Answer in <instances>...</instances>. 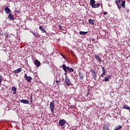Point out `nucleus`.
Wrapping results in <instances>:
<instances>
[{
    "mask_svg": "<svg viewBox=\"0 0 130 130\" xmlns=\"http://www.w3.org/2000/svg\"><path fill=\"white\" fill-rule=\"evenodd\" d=\"M62 68L64 72H65V77H67V76H68V72H69V73H73V72H74L75 71L74 69L71 68L70 67H67L65 64H62Z\"/></svg>",
    "mask_w": 130,
    "mask_h": 130,
    "instance_id": "obj_1",
    "label": "nucleus"
},
{
    "mask_svg": "<svg viewBox=\"0 0 130 130\" xmlns=\"http://www.w3.org/2000/svg\"><path fill=\"white\" fill-rule=\"evenodd\" d=\"M55 107V105H54V101H52L50 103V109L52 112V115H53L54 114V108Z\"/></svg>",
    "mask_w": 130,
    "mask_h": 130,
    "instance_id": "obj_2",
    "label": "nucleus"
},
{
    "mask_svg": "<svg viewBox=\"0 0 130 130\" xmlns=\"http://www.w3.org/2000/svg\"><path fill=\"white\" fill-rule=\"evenodd\" d=\"M24 78L28 83L31 82V81H32V77L31 76H28L26 73L24 74Z\"/></svg>",
    "mask_w": 130,
    "mask_h": 130,
    "instance_id": "obj_3",
    "label": "nucleus"
},
{
    "mask_svg": "<svg viewBox=\"0 0 130 130\" xmlns=\"http://www.w3.org/2000/svg\"><path fill=\"white\" fill-rule=\"evenodd\" d=\"M65 83H66V85H67V86H71V85H72V82H71V80L68 77V75L65 76Z\"/></svg>",
    "mask_w": 130,
    "mask_h": 130,
    "instance_id": "obj_4",
    "label": "nucleus"
},
{
    "mask_svg": "<svg viewBox=\"0 0 130 130\" xmlns=\"http://www.w3.org/2000/svg\"><path fill=\"white\" fill-rule=\"evenodd\" d=\"M91 73L93 78H94V80H96V79H97V74L96 73L95 71L91 70Z\"/></svg>",
    "mask_w": 130,
    "mask_h": 130,
    "instance_id": "obj_5",
    "label": "nucleus"
},
{
    "mask_svg": "<svg viewBox=\"0 0 130 130\" xmlns=\"http://www.w3.org/2000/svg\"><path fill=\"white\" fill-rule=\"evenodd\" d=\"M34 64H35L37 68H39L40 66H41V63L40 61H39V60L36 59L34 62Z\"/></svg>",
    "mask_w": 130,
    "mask_h": 130,
    "instance_id": "obj_6",
    "label": "nucleus"
},
{
    "mask_svg": "<svg viewBox=\"0 0 130 130\" xmlns=\"http://www.w3.org/2000/svg\"><path fill=\"white\" fill-rule=\"evenodd\" d=\"M121 0H117L115 1V4L117 5V7L118 9H121Z\"/></svg>",
    "mask_w": 130,
    "mask_h": 130,
    "instance_id": "obj_7",
    "label": "nucleus"
},
{
    "mask_svg": "<svg viewBox=\"0 0 130 130\" xmlns=\"http://www.w3.org/2000/svg\"><path fill=\"white\" fill-rule=\"evenodd\" d=\"M66 120L64 119H61L59 121V124L60 126H63L64 124H66Z\"/></svg>",
    "mask_w": 130,
    "mask_h": 130,
    "instance_id": "obj_8",
    "label": "nucleus"
},
{
    "mask_svg": "<svg viewBox=\"0 0 130 130\" xmlns=\"http://www.w3.org/2000/svg\"><path fill=\"white\" fill-rule=\"evenodd\" d=\"M111 75H108L106 77H105V79L103 80V82H108L110 79H111Z\"/></svg>",
    "mask_w": 130,
    "mask_h": 130,
    "instance_id": "obj_9",
    "label": "nucleus"
},
{
    "mask_svg": "<svg viewBox=\"0 0 130 130\" xmlns=\"http://www.w3.org/2000/svg\"><path fill=\"white\" fill-rule=\"evenodd\" d=\"M4 10L5 11V12L6 14H12V11H11V9L9 8V7H7L4 9Z\"/></svg>",
    "mask_w": 130,
    "mask_h": 130,
    "instance_id": "obj_10",
    "label": "nucleus"
},
{
    "mask_svg": "<svg viewBox=\"0 0 130 130\" xmlns=\"http://www.w3.org/2000/svg\"><path fill=\"white\" fill-rule=\"evenodd\" d=\"M8 18L9 20H11L12 21H14L15 20V18L14 17V15L12 14V13H9L8 16Z\"/></svg>",
    "mask_w": 130,
    "mask_h": 130,
    "instance_id": "obj_11",
    "label": "nucleus"
},
{
    "mask_svg": "<svg viewBox=\"0 0 130 130\" xmlns=\"http://www.w3.org/2000/svg\"><path fill=\"white\" fill-rule=\"evenodd\" d=\"M102 71H103V73L100 76V78H101V77H103L105 76V75H106V70H105V68H104V67H102Z\"/></svg>",
    "mask_w": 130,
    "mask_h": 130,
    "instance_id": "obj_12",
    "label": "nucleus"
},
{
    "mask_svg": "<svg viewBox=\"0 0 130 130\" xmlns=\"http://www.w3.org/2000/svg\"><path fill=\"white\" fill-rule=\"evenodd\" d=\"M94 58L98 62H101V58L98 54L94 55Z\"/></svg>",
    "mask_w": 130,
    "mask_h": 130,
    "instance_id": "obj_13",
    "label": "nucleus"
},
{
    "mask_svg": "<svg viewBox=\"0 0 130 130\" xmlns=\"http://www.w3.org/2000/svg\"><path fill=\"white\" fill-rule=\"evenodd\" d=\"M79 78H80V80H83L84 78L85 77L84 74L81 72L79 73Z\"/></svg>",
    "mask_w": 130,
    "mask_h": 130,
    "instance_id": "obj_14",
    "label": "nucleus"
},
{
    "mask_svg": "<svg viewBox=\"0 0 130 130\" xmlns=\"http://www.w3.org/2000/svg\"><path fill=\"white\" fill-rule=\"evenodd\" d=\"M12 90L13 91V94L15 95V94H17V88L15 86L12 87Z\"/></svg>",
    "mask_w": 130,
    "mask_h": 130,
    "instance_id": "obj_15",
    "label": "nucleus"
},
{
    "mask_svg": "<svg viewBox=\"0 0 130 130\" xmlns=\"http://www.w3.org/2000/svg\"><path fill=\"white\" fill-rule=\"evenodd\" d=\"M22 72V68H18L16 70L14 71V74H19V73H21Z\"/></svg>",
    "mask_w": 130,
    "mask_h": 130,
    "instance_id": "obj_16",
    "label": "nucleus"
},
{
    "mask_svg": "<svg viewBox=\"0 0 130 130\" xmlns=\"http://www.w3.org/2000/svg\"><path fill=\"white\" fill-rule=\"evenodd\" d=\"M20 102L23 103V104H29V101L27 100H21Z\"/></svg>",
    "mask_w": 130,
    "mask_h": 130,
    "instance_id": "obj_17",
    "label": "nucleus"
},
{
    "mask_svg": "<svg viewBox=\"0 0 130 130\" xmlns=\"http://www.w3.org/2000/svg\"><path fill=\"white\" fill-rule=\"evenodd\" d=\"M39 29L40 30H41V31H42V32H43V33L46 32V30H45V28H44V27H42V26H39Z\"/></svg>",
    "mask_w": 130,
    "mask_h": 130,
    "instance_id": "obj_18",
    "label": "nucleus"
},
{
    "mask_svg": "<svg viewBox=\"0 0 130 130\" xmlns=\"http://www.w3.org/2000/svg\"><path fill=\"white\" fill-rule=\"evenodd\" d=\"M122 109H127V110H130L129 106H127V105H125L122 107Z\"/></svg>",
    "mask_w": 130,
    "mask_h": 130,
    "instance_id": "obj_19",
    "label": "nucleus"
},
{
    "mask_svg": "<svg viewBox=\"0 0 130 130\" xmlns=\"http://www.w3.org/2000/svg\"><path fill=\"white\" fill-rule=\"evenodd\" d=\"M100 7V4L97 3L96 4H94L92 6L91 8H93V9H96V8H99Z\"/></svg>",
    "mask_w": 130,
    "mask_h": 130,
    "instance_id": "obj_20",
    "label": "nucleus"
},
{
    "mask_svg": "<svg viewBox=\"0 0 130 130\" xmlns=\"http://www.w3.org/2000/svg\"><path fill=\"white\" fill-rule=\"evenodd\" d=\"M89 3L90 6H91V7H92L94 5L95 3H96V1H95V0H90Z\"/></svg>",
    "mask_w": 130,
    "mask_h": 130,
    "instance_id": "obj_21",
    "label": "nucleus"
},
{
    "mask_svg": "<svg viewBox=\"0 0 130 130\" xmlns=\"http://www.w3.org/2000/svg\"><path fill=\"white\" fill-rule=\"evenodd\" d=\"M121 7H123V9H125V1H123L122 2Z\"/></svg>",
    "mask_w": 130,
    "mask_h": 130,
    "instance_id": "obj_22",
    "label": "nucleus"
},
{
    "mask_svg": "<svg viewBox=\"0 0 130 130\" xmlns=\"http://www.w3.org/2000/svg\"><path fill=\"white\" fill-rule=\"evenodd\" d=\"M104 130H109V125H105L103 127Z\"/></svg>",
    "mask_w": 130,
    "mask_h": 130,
    "instance_id": "obj_23",
    "label": "nucleus"
},
{
    "mask_svg": "<svg viewBox=\"0 0 130 130\" xmlns=\"http://www.w3.org/2000/svg\"><path fill=\"white\" fill-rule=\"evenodd\" d=\"M122 127V126L121 125H118V126H116V127L114 128V130H119V129H120Z\"/></svg>",
    "mask_w": 130,
    "mask_h": 130,
    "instance_id": "obj_24",
    "label": "nucleus"
},
{
    "mask_svg": "<svg viewBox=\"0 0 130 130\" xmlns=\"http://www.w3.org/2000/svg\"><path fill=\"white\" fill-rule=\"evenodd\" d=\"M88 22L90 24V25H94V20L92 19H89L88 20Z\"/></svg>",
    "mask_w": 130,
    "mask_h": 130,
    "instance_id": "obj_25",
    "label": "nucleus"
},
{
    "mask_svg": "<svg viewBox=\"0 0 130 130\" xmlns=\"http://www.w3.org/2000/svg\"><path fill=\"white\" fill-rule=\"evenodd\" d=\"M87 33H88V31H80L79 32V34L80 35H86V34H87Z\"/></svg>",
    "mask_w": 130,
    "mask_h": 130,
    "instance_id": "obj_26",
    "label": "nucleus"
},
{
    "mask_svg": "<svg viewBox=\"0 0 130 130\" xmlns=\"http://www.w3.org/2000/svg\"><path fill=\"white\" fill-rule=\"evenodd\" d=\"M30 103H33V96H32V94L30 96Z\"/></svg>",
    "mask_w": 130,
    "mask_h": 130,
    "instance_id": "obj_27",
    "label": "nucleus"
},
{
    "mask_svg": "<svg viewBox=\"0 0 130 130\" xmlns=\"http://www.w3.org/2000/svg\"><path fill=\"white\" fill-rule=\"evenodd\" d=\"M3 81V76L0 75V87L2 86V82Z\"/></svg>",
    "mask_w": 130,
    "mask_h": 130,
    "instance_id": "obj_28",
    "label": "nucleus"
},
{
    "mask_svg": "<svg viewBox=\"0 0 130 130\" xmlns=\"http://www.w3.org/2000/svg\"><path fill=\"white\" fill-rule=\"evenodd\" d=\"M31 33L33 34L34 36H35L36 37L37 36V34L36 32H31Z\"/></svg>",
    "mask_w": 130,
    "mask_h": 130,
    "instance_id": "obj_29",
    "label": "nucleus"
},
{
    "mask_svg": "<svg viewBox=\"0 0 130 130\" xmlns=\"http://www.w3.org/2000/svg\"><path fill=\"white\" fill-rule=\"evenodd\" d=\"M59 28L60 29V30H62V26L60 25H59Z\"/></svg>",
    "mask_w": 130,
    "mask_h": 130,
    "instance_id": "obj_30",
    "label": "nucleus"
},
{
    "mask_svg": "<svg viewBox=\"0 0 130 130\" xmlns=\"http://www.w3.org/2000/svg\"><path fill=\"white\" fill-rule=\"evenodd\" d=\"M70 108H71V109H73V108H75V107L74 106H71Z\"/></svg>",
    "mask_w": 130,
    "mask_h": 130,
    "instance_id": "obj_31",
    "label": "nucleus"
},
{
    "mask_svg": "<svg viewBox=\"0 0 130 130\" xmlns=\"http://www.w3.org/2000/svg\"><path fill=\"white\" fill-rule=\"evenodd\" d=\"M59 80H56V83H57V84H58V83H59Z\"/></svg>",
    "mask_w": 130,
    "mask_h": 130,
    "instance_id": "obj_32",
    "label": "nucleus"
},
{
    "mask_svg": "<svg viewBox=\"0 0 130 130\" xmlns=\"http://www.w3.org/2000/svg\"><path fill=\"white\" fill-rule=\"evenodd\" d=\"M107 12H104L103 13V14H104V15H107Z\"/></svg>",
    "mask_w": 130,
    "mask_h": 130,
    "instance_id": "obj_33",
    "label": "nucleus"
},
{
    "mask_svg": "<svg viewBox=\"0 0 130 130\" xmlns=\"http://www.w3.org/2000/svg\"><path fill=\"white\" fill-rule=\"evenodd\" d=\"M127 11V13H129V9H126Z\"/></svg>",
    "mask_w": 130,
    "mask_h": 130,
    "instance_id": "obj_34",
    "label": "nucleus"
},
{
    "mask_svg": "<svg viewBox=\"0 0 130 130\" xmlns=\"http://www.w3.org/2000/svg\"><path fill=\"white\" fill-rule=\"evenodd\" d=\"M36 37H38V38H39V37H40V35H37V36H36Z\"/></svg>",
    "mask_w": 130,
    "mask_h": 130,
    "instance_id": "obj_35",
    "label": "nucleus"
},
{
    "mask_svg": "<svg viewBox=\"0 0 130 130\" xmlns=\"http://www.w3.org/2000/svg\"><path fill=\"white\" fill-rule=\"evenodd\" d=\"M15 12H16L17 13H18V10H17V9H15Z\"/></svg>",
    "mask_w": 130,
    "mask_h": 130,
    "instance_id": "obj_36",
    "label": "nucleus"
},
{
    "mask_svg": "<svg viewBox=\"0 0 130 130\" xmlns=\"http://www.w3.org/2000/svg\"><path fill=\"white\" fill-rule=\"evenodd\" d=\"M89 92H88V93H87V96H88V95H89Z\"/></svg>",
    "mask_w": 130,
    "mask_h": 130,
    "instance_id": "obj_37",
    "label": "nucleus"
},
{
    "mask_svg": "<svg viewBox=\"0 0 130 130\" xmlns=\"http://www.w3.org/2000/svg\"><path fill=\"white\" fill-rule=\"evenodd\" d=\"M32 32H33V31H32L31 30H30V33H32Z\"/></svg>",
    "mask_w": 130,
    "mask_h": 130,
    "instance_id": "obj_38",
    "label": "nucleus"
},
{
    "mask_svg": "<svg viewBox=\"0 0 130 130\" xmlns=\"http://www.w3.org/2000/svg\"><path fill=\"white\" fill-rule=\"evenodd\" d=\"M6 37H8V35H6Z\"/></svg>",
    "mask_w": 130,
    "mask_h": 130,
    "instance_id": "obj_39",
    "label": "nucleus"
},
{
    "mask_svg": "<svg viewBox=\"0 0 130 130\" xmlns=\"http://www.w3.org/2000/svg\"><path fill=\"white\" fill-rule=\"evenodd\" d=\"M4 114H5V113H4V114H3V115H4Z\"/></svg>",
    "mask_w": 130,
    "mask_h": 130,
    "instance_id": "obj_40",
    "label": "nucleus"
},
{
    "mask_svg": "<svg viewBox=\"0 0 130 130\" xmlns=\"http://www.w3.org/2000/svg\"><path fill=\"white\" fill-rule=\"evenodd\" d=\"M92 41H94V40H93Z\"/></svg>",
    "mask_w": 130,
    "mask_h": 130,
    "instance_id": "obj_41",
    "label": "nucleus"
}]
</instances>
